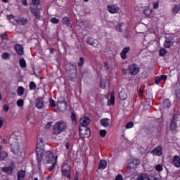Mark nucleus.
Returning <instances> with one entry per match:
<instances>
[{
    "label": "nucleus",
    "mask_w": 180,
    "mask_h": 180,
    "mask_svg": "<svg viewBox=\"0 0 180 180\" xmlns=\"http://www.w3.org/2000/svg\"><path fill=\"white\" fill-rule=\"evenodd\" d=\"M67 127V122H65V121H58L53 126V134H54V136H58V134H61L63 131H65Z\"/></svg>",
    "instance_id": "f257e3e1"
},
{
    "label": "nucleus",
    "mask_w": 180,
    "mask_h": 180,
    "mask_svg": "<svg viewBox=\"0 0 180 180\" xmlns=\"http://www.w3.org/2000/svg\"><path fill=\"white\" fill-rule=\"evenodd\" d=\"M65 70L68 74H69V79L71 81H75L77 78V65L68 63L65 65Z\"/></svg>",
    "instance_id": "f03ea898"
},
{
    "label": "nucleus",
    "mask_w": 180,
    "mask_h": 180,
    "mask_svg": "<svg viewBox=\"0 0 180 180\" xmlns=\"http://www.w3.org/2000/svg\"><path fill=\"white\" fill-rule=\"evenodd\" d=\"M46 164H52L49 168V171H53L56 168V164H57V158L54 157L51 151L46 152Z\"/></svg>",
    "instance_id": "7ed1b4c3"
},
{
    "label": "nucleus",
    "mask_w": 180,
    "mask_h": 180,
    "mask_svg": "<svg viewBox=\"0 0 180 180\" xmlns=\"http://www.w3.org/2000/svg\"><path fill=\"white\" fill-rule=\"evenodd\" d=\"M41 147H43V139L40 138L37 142L36 150L39 167H40V162H41V158H43V148Z\"/></svg>",
    "instance_id": "20e7f679"
},
{
    "label": "nucleus",
    "mask_w": 180,
    "mask_h": 180,
    "mask_svg": "<svg viewBox=\"0 0 180 180\" xmlns=\"http://www.w3.org/2000/svg\"><path fill=\"white\" fill-rule=\"evenodd\" d=\"M9 143L11 146L13 153H18L19 151V146L18 145V136L12 134L9 139Z\"/></svg>",
    "instance_id": "39448f33"
},
{
    "label": "nucleus",
    "mask_w": 180,
    "mask_h": 180,
    "mask_svg": "<svg viewBox=\"0 0 180 180\" xmlns=\"http://www.w3.org/2000/svg\"><path fill=\"white\" fill-rule=\"evenodd\" d=\"M70 171H71V167L68 165V160H65L62 165V174L68 180L71 179V173Z\"/></svg>",
    "instance_id": "423d86ee"
},
{
    "label": "nucleus",
    "mask_w": 180,
    "mask_h": 180,
    "mask_svg": "<svg viewBox=\"0 0 180 180\" xmlns=\"http://www.w3.org/2000/svg\"><path fill=\"white\" fill-rule=\"evenodd\" d=\"M128 71L129 75H137L140 72V67L137 64L134 63L129 66Z\"/></svg>",
    "instance_id": "0eeeda50"
},
{
    "label": "nucleus",
    "mask_w": 180,
    "mask_h": 180,
    "mask_svg": "<svg viewBox=\"0 0 180 180\" xmlns=\"http://www.w3.org/2000/svg\"><path fill=\"white\" fill-rule=\"evenodd\" d=\"M57 107L60 112H65L67 110V102L64 100V98L60 97L58 100Z\"/></svg>",
    "instance_id": "6e6552de"
},
{
    "label": "nucleus",
    "mask_w": 180,
    "mask_h": 180,
    "mask_svg": "<svg viewBox=\"0 0 180 180\" xmlns=\"http://www.w3.org/2000/svg\"><path fill=\"white\" fill-rule=\"evenodd\" d=\"M79 136L82 139H88L91 137V130H89V128L88 127H83V129L79 128Z\"/></svg>",
    "instance_id": "1a4fd4ad"
},
{
    "label": "nucleus",
    "mask_w": 180,
    "mask_h": 180,
    "mask_svg": "<svg viewBox=\"0 0 180 180\" xmlns=\"http://www.w3.org/2000/svg\"><path fill=\"white\" fill-rule=\"evenodd\" d=\"M151 154L153 155H157L158 157H161V155H162V147L158 146L157 148H154L151 151Z\"/></svg>",
    "instance_id": "9d476101"
},
{
    "label": "nucleus",
    "mask_w": 180,
    "mask_h": 180,
    "mask_svg": "<svg viewBox=\"0 0 180 180\" xmlns=\"http://www.w3.org/2000/svg\"><path fill=\"white\" fill-rule=\"evenodd\" d=\"M107 8L110 13H119V11H120V8L116 5H110Z\"/></svg>",
    "instance_id": "9b49d317"
},
{
    "label": "nucleus",
    "mask_w": 180,
    "mask_h": 180,
    "mask_svg": "<svg viewBox=\"0 0 180 180\" xmlns=\"http://www.w3.org/2000/svg\"><path fill=\"white\" fill-rule=\"evenodd\" d=\"M89 123H91V120L88 117H84L80 119V124L82 127H86Z\"/></svg>",
    "instance_id": "f8f14e48"
},
{
    "label": "nucleus",
    "mask_w": 180,
    "mask_h": 180,
    "mask_svg": "<svg viewBox=\"0 0 180 180\" xmlns=\"http://www.w3.org/2000/svg\"><path fill=\"white\" fill-rule=\"evenodd\" d=\"M130 51V47L127 46L123 49L122 51L120 53V56L122 60H126L127 58V53Z\"/></svg>",
    "instance_id": "ddd939ff"
},
{
    "label": "nucleus",
    "mask_w": 180,
    "mask_h": 180,
    "mask_svg": "<svg viewBox=\"0 0 180 180\" xmlns=\"http://www.w3.org/2000/svg\"><path fill=\"white\" fill-rule=\"evenodd\" d=\"M172 164L176 168H180V158L179 155H175L173 157Z\"/></svg>",
    "instance_id": "4468645a"
},
{
    "label": "nucleus",
    "mask_w": 180,
    "mask_h": 180,
    "mask_svg": "<svg viewBox=\"0 0 180 180\" xmlns=\"http://www.w3.org/2000/svg\"><path fill=\"white\" fill-rule=\"evenodd\" d=\"M14 49L18 56H23V46L20 44H15Z\"/></svg>",
    "instance_id": "2eb2a0df"
},
{
    "label": "nucleus",
    "mask_w": 180,
    "mask_h": 180,
    "mask_svg": "<svg viewBox=\"0 0 180 180\" xmlns=\"http://www.w3.org/2000/svg\"><path fill=\"white\" fill-rule=\"evenodd\" d=\"M36 106L39 109H43V107L44 106V101L43 100V98L39 97L37 99Z\"/></svg>",
    "instance_id": "dca6fc26"
},
{
    "label": "nucleus",
    "mask_w": 180,
    "mask_h": 180,
    "mask_svg": "<svg viewBox=\"0 0 180 180\" xmlns=\"http://www.w3.org/2000/svg\"><path fill=\"white\" fill-rule=\"evenodd\" d=\"M31 12L35 16L36 19H40V10L39 8H31Z\"/></svg>",
    "instance_id": "f3484780"
},
{
    "label": "nucleus",
    "mask_w": 180,
    "mask_h": 180,
    "mask_svg": "<svg viewBox=\"0 0 180 180\" xmlns=\"http://www.w3.org/2000/svg\"><path fill=\"white\" fill-rule=\"evenodd\" d=\"M13 169H15V167L8 166L6 167H3L2 171L4 172H6V174H8V175H12V172H13Z\"/></svg>",
    "instance_id": "a211bd4d"
},
{
    "label": "nucleus",
    "mask_w": 180,
    "mask_h": 180,
    "mask_svg": "<svg viewBox=\"0 0 180 180\" xmlns=\"http://www.w3.org/2000/svg\"><path fill=\"white\" fill-rule=\"evenodd\" d=\"M110 120L109 118H104L101 120L100 124L103 126V127H108L110 124Z\"/></svg>",
    "instance_id": "6ab92c4d"
},
{
    "label": "nucleus",
    "mask_w": 180,
    "mask_h": 180,
    "mask_svg": "<svg viewBox=\"0 0 180 180\" xmlns=\"http://www.w3.org/2000/svg\"><path fill=\"white\" fill-rule=\"evenodd\" d=\"M15 22H16L18 25H22V26H25V25L27 23V18H22L20 19H15Z\"/></svg>",
    "instance_id": "aec40b11"
},
{
    "label": "nucleus",
    "mask_w": 180,
    "mask_h": 180,
    "mask_svg": "<svg viewBox=\"0 0 180 180\" xmlns=\"http://www.w3.org/2000/svg\"><path fill=\"white\" fill-rule=\"evenodd\" d=\"M25 175H26V172H25L24 170H20L17 174L18 180L25 179Z\"/></svg>",
    "instance_id": "412c9836"
},
{
    "label": "nucleus",
    "mask_w": 180,
    "mask_h": 180,
    "mask_svg": "<svg viewBox=\"0 0 180 180\" xmlns=\"http://www.w3.org/2000/svg\"><path fill=\"white\" fill-rule=\"evenodd\" d=\"M163 46L165 49H171L174 46V42L169 39H167L165 41Z\"/></svg>",
    "instance_id": "4be33fe9"
},
{
    "label": "nucleus",
    "mask_w": 180,
    "mask_h": 180,
    "mask_svg": "<svg viewBox=\"0 0 180 180\" xmlns=\"http://www.w3.org/2000/svg\"><path fill=\"white\" fill-rule=\"evenodd\" d=\"M119 96L121 101H126V99H127V93H126V91L122 90L120 92Z\"/></svg>",
    "instance_id": "5701e85b"
},
{
    "label": "nucleus",
    "mask_w": 180,
    "mask_h": 180,
    "mask_svg": "<svg viewBox=\"0 0 180 180\" xmlns=\"http://www.w3.org/2000/svg\"><path fill=\"white\" fill-rule=\"evenodd\" d=\"M108 167V163L105 160H101L98 166V169H105Z\"/></svg>",
    "instance_id": "b1692460"
},
{
    "label": "nucleus",
    "mask_w": 180,
    "mask_h": 180,
    "mask_svg": "<svg viewBox=\"0 0 180 180\" xmlns=\"http://www.w3.org/2000/svg\"><path fill=\"white\" fill-rule=\"evenodd\" d=\"M162 106L165 109H169L171 106V102L169 101V99H165L163 101Z\"/></svg>",
    "instance_id": "393cba45"
},
{
    "label": "nucleus",
    "mask_w": 180,
    "mask_h": 180,
    "mask_svg": "<svg viewBox=\"0 0 180 180\" xmlns=\"http://www.w3.org/2000/svg\"><path fill=\"white\" fill-rule=\"evenodd\" d=\"M179 11H180V5L179 4H176L172 8V14L173 15H176V13H178V12Z\"/></svg>",
    "instance_id": "a878e982"
},
{
    "label": "nucleus",
    "mask_w": 180,
    "mask_h": 180,
    "mask_svg": "<svg viewBox=\"0 0 180 180\" xmlns=\"http://www.w3.org/2000/svg\"><path fill=\"white\" fill-rule=\"evenodd\" d=\"M136 180H150V177H148L146 174H142L138 176Z\"/></svg>",
    "instance_id": "bb28decb"
},
{
    "label": "nucleus",
    "mask_w": 180,
    "mask_h": 180,
    "mask_svg": "<svg viewBox=\"0 0 180 180\" xmlns=\"http://www.w3.org/2000/svg\"><path fill=\"white\" fill-rule=\"evenodd\" d=\"M170 129L172 131H176V129H178V126L176 125V122L174 121H171L170 123Z\"/></svg>",
    "instance_id": "cd10ccee"
},
{
    "label": "nucleus",
    "mask_w": 180,
    "mask_h": 180,
    "mask_svg": "<svg viewBox=\"0 0 180 180\" xmlns=\"http://www.w3.org/2000/svg\"><path fill=\"white\" fill-rule=\"evenodd\" d=\"M8 158V153L3 150L1 153H0V161H4L5 158Z\"/></svg>",
    "instance_id": "c85d7f7f"
},
{
    "label": "nucleus",
    "mask_w": 180,
    "mask_h": 180,
    "mask_svg": "<svg viewBox=\"0 0 180 180\" xmlns=\"http://www.w3.org/2000/svg\"><path fill=\"white\" fill-rule=\"evenodd\" d=\"M17 94L19 96H22L25 94V89L23 86H19L17 90Z\"/></svg>",
    "instance_id": "c756f323"
},
{
    "label": "nucleus",
    "mask_w": 180,
    "mask_h": 180,
    "mask_svg": "<svg viewBox=\"0 0 180 180\" xmlns=\"http://www.w3.org/2000/svg\"><path fill=\"white\" fill-rule=\"evenodd\" d=\"M86 43H87V44H89V46H94V44H95V41H94V38L88 37L86 39Z\"/></svg>",
    "instance_id": "7c9ffc66"
},
{
    "label": "nucleus",
    "mask_w": 180,
    "mask_h": 180,
    "mask_svg": "<svg viewBox=\"0 0 180 180\" xmlns=\"http://www.w3.org/2000/svg\"><path fill=\"white\" fill-rule=\"evenodd\" d=\"M165 54H167V49L162 48L161 49H160L159 51V56L160 57H164V56H165Z\"/></svg>",
    "instance_id": "2f4dec72"
},
{
    "label": "nucleus",
    "mask_w": 180,
    "mask_h": 180,
    "mask_svg": "<svg viewBox=\"0 0 180 180\" xmlns=\"http://www.w3.org/2000/svg\"><path fill=\"white\" fill-rule=\"evenodd\" d=\"M108 105H115V96H111L110 99L108 100Z\"/></svg>",
    "instance_id": "473e14b6"
},
{
    "label": "nucleus",
    "mask_w": 180,
    "mask_h": 180,
    "mask_svg": "<svg viewBox=\"0 0 180 180\" xmlns=\"http://www.w3.org/2000/svg\"><path fill=\"white\" fill-rule=\"evenodd\" d=\"M49 106L51 108H56V106H57L56 101L53 100V98H49Z\"/></svg>",
    "instance_id": "72a5a7b5"
},
{
    "label": "nucleus",
    "mask_w": 180,
    "mask_h": 180,
    "mask_svg": "<svg viewBox=\"0 0 180 180\" xmlns=\"http://www.w3.org/2000/svg\"><path fill=\"white\" fill-rule=\"evenodd\" d=\"M143 13L146 15V16H150V15L152 13V11L150 8H146L143 11Z\"/></svg>",
    "instance_id": "f704fd0d"
},
{
    "label": "nucleus",
    "mask_w": 180,
    "mask_h": 180,
    "mask_svg": "<svg viewBox=\"0 0 180 180\" xmlns=\"http://www.w3.org/2000/svg\"><path fill=\"white\" fill-rule=\"evenodd\" d=\"M131 162L135 167H137V165H140V160L139 159H134Z\"/></svg>",
    "instance_id": "c9c22d12"
},
{
    "label": "nucleus",
    "mask_w": 180,
    "mask_h": 180,
    "mask_svg": "<svg viewBox=\"0 0 180 180\" xmlns=\"http://www.w3.org/2000/svg\"><path fill=\"white\" fill-rule=\"evenodd\" d=\"M20 65L22 68H25L26 67V61L25 60V59H21L20 60Z\"/></svg>",
    "instance_id": "e433bc0d"
},
{
    "label": "nucleus",
    "mask_w": 180,
    "mask_h": 180,
    "mask_svg": "<svg viewBox=\"0 0 180 180\" xmlns=\"http://www.w3.org/2000/svg\"><path fill=\"white\" fill-rule=\"evenodd\" d=\"M64 25H70V18L68 17H64L63 18Z\"/></svg>",
    "instance_id": "4c0bfd02"
},
{
    "label": "nucleus",
    "mask_w": 180,
    "mask_h": 180,
    "mask_svg": "<svg viewBox=\"0 0 180 180\" xmlns=\"http://www.w3.org/2000/svg\"><path fill=\"white\" fill-rule=\"evenodd\" d=\"M179 115L175 114L172 119V122H175L176 123V122H178V120L179 119Z\"/></svg>",
    "instance_id": "58836bf2"
},
{
    "label": "nucleus",
    "mask_w": 180,
    "mask_h": 180,
    "mask_svg": "<svg viewBox=\"0 0 180 180\" xmlns=\"http://www.w3.org/2000/svg\"><path fill=\"white\" fill-rule=\"evenodd\" d=\"M23 103H25V102L23 101V100L22 99H19L18 101H17V105L19 108H22V106H23Z\"/></svg>",
    "instance_id": "ea45409f"
},
{
    "label": "nucleus",
    "mask_w": 180,
    "mask_h": 180,
    "mask_svg": "<svg viewBox=\"0 0 180 180\" xmlns=\"http://www.w3.org/2000/svg\"><path fill=\"white\" fill-rule=\"evenodd\" d=\"M71 118L73 123H77V116H75V114L74 112H72Z\"/></svg>",
    "instance_id": "a19ab883"
},
{
    "label": "nucleus",
    "mask_w": 180,
    "mask_h": 180,
    "mask_svg": "<svg viewBox=\"0 0 180 180\" xmlns=\"http://www.w3.org/2000/svg\"><path fill=\"white\" fill-rule=\"evenodd\" d=\"M1 58L4 59V60H8V58H9V54L8 53H4L2 55H1Z\"/></svg>",
    "instance_id": "79ce46f5"
},
{
    "label": "nucleus",
    "mask_w": 180,
    "mask_h": 180,
    "mask_svg": "<svg viewBox=\"0 0 180 180\" xmlns=\"http://www.w3.org/2000/svg\"><path fill=\"white\" fill-rule=\"evenodd\" d=\"M99 134H100L101 137H103V138L105 137V136H106V130H105V129L101 130L99 132Z\"/></svg>",
    "instance_id": "37998d69"
},
{
    "label": "nucleus",
    "mask_w": 180,
    "mask_h": 180,
    "mask_svg": "<svg viewBox=\"0 0 180 180\" xmlns=\"http://www.w3.org/2000/svg\"><path fill=\"white\" fill-rule=\"evenodd\" d=\"M36 88V83L34 82H31L30 83V89H34Z\"/></svg>",
    "instance_id": "c03bdc74"
},
{
    "label": "nucleus",
    "mask_w": 180,
    "mask_h": 180,
    "mask_svg": "<svg viewBox=\"0 0 180 180\" xmlns=\"http://www.w3.org/2000/svg\"><path fill=\"white\" fill-rule=\"evenodd\" d=\"M51 23H54L55 25H57V23H58V22H60V20L56 18H52L51 19Z\"/></svg>",
    "instance_id": "a18cd8bd"
},
{
    "label": "nucleus",
    "mask_w": 180,
    "mask_h": 180,
    "mask_svg": "<svg viewBox=\"0 0 180 180\" xmlns=\"http://www.w3.org/2000/svg\"><path fill=\"white\" fill-rule=\"evenodd\" d=\"M79 63H78L79 67H82V65H84V63L85 62V60L84 59V58H79Z\"/></svg>",
    "instance_id": "49530a36"
},
{
    "label": "nucleus",
    "mask_w": 180,
    "mask_h": 180,
    "mask_svg": "<svg viewBox=\"0 0 180 180\" xmlns=\"http://www.w3.org/2000/svg\"><path fill=\"white\" fill-rule=\"evenodd\" d=\"M133 126H134V124L132 122H130L127 124L126 129H131V127H133Z\"/></svg>",
    "instance_id": "de8ad7c7"
},
{
    "label": "nucleus",
    "mask_w": 180,
    "mask_h": 180,
    "mask_svg": "<svg viewBox=\"0 0 180 180\" xmlns=\"http://www.w3.org/2000/svg\"><path fill=\"white\" fill-rule=\"evenodd\" d=\"M156 171H158V172H161L162 171V165H158L155 167Z\"/></svg>",
    "instance_id": "09e8293b"
},
{
    "label": "nucleus",
    "mask_w": 180,
    "mask_h": 180,
    "mask_svg": "<svg viewBox=\"0 0 180 180\" xmlns=\"http://www.w3.org/2000/svg\"><path fill=\"white\" fill-rule=\"evenodd\" d=\"M0 37L3 40H8V34H0Z\"/></svg>",
    "instance_id": "8fccbe9b"
},
{
    "label": "nucleus",
    "mask_w": 180,
    "mask_h": 180,
    "mask_svg": "<svg viewBox=\"0 0 180 180\" xmlns=\"http://www.w3.org/2000/svg\"><path fill=\"white\" fill-rule=\"evenodd\" d=\"M127 168H128V169H134V168H136V167L134 165H133L132 162H131L130 163L128 164Z\"/></svg>",
    "instance_id": "3c124183"
},
{
    "label": "nucleus",
    "mask_w": 180,
    "mask_h": 180,
    "mask_svg": "<svg viewBox=\"0 0 180 180\" xmlns=\"http://www.w3.org/2000/svg\"><path fill=\"white\" fill-rule=\"evenodd\" d=\"M180 91V82L176 84L175 92Z\"/></svg>",
    "instance_id": "603ef678"
},
{
    "label": "nucleus",
    "mask_w": 180,
    "mask_h": 180,
    "mask_svg": "<svg viewBox=\"0 0 180 180\" xmlns=\"http://www.w3.org/2000/svg\"><path fill=\"white\" fill-rule=\"evenodd\" d=\"M122 25L123 24H118L117 26H116V30L117 32H122Z\"/></svg>",
    "instance_id": "864d4df0"
},
{
    "label": "nucleus",
    "mask_w": 180,
    "mask_h": 180,
    "mask_svg": "<svg viewBox=\"0 0 180 180\" xmlns=\"http://www.w3.org/2000/svg\"><path fill=\"white\" fill-rule=\"evenodd\" d=\"M33 5H40V0H32Z\"/></svg>",
    "instance_id": "5fc2aeb1"
},
{
    "label": "nucleus",
    "mask_w": 180,
    "mask_h": 180,
    "mask_svg": "<svg viewBox=\"0 0 180 180\" xmlns=\"http://www.w3.org/2000/svg\"><path fill=\"white\" fill-rule=\"evenodd\" d=\"M160 4L158 2H153V9H158Z\"/></svg>",
    "instance_id": "6e6d98bb"
},
{
    "label": "nucleus",
    "mask_w": 180,
    "mask_h": 180,
    "mask_svg": "<svg viewBox=\"0 0 180 180\" xmlns=\"http://www.w3.org/2000/svg\"><path fill=\"white\" fill-rule=\"evenodd\" d=\"M160 82H161V78L160 77H157L155 79V84H156L157 85H158L160 84Z\"/></svg>",
    "instance_id": "4d7b16f0"
},
{
    "label": "nucleus",
    "mask_w": 180,
    "mask_h": 180,
    "mask_svg": "<svg viewBox=\"0 0 180 180\" xmlns=\"http://www.w3.org/2000/svg\"><path fill=\"white\" fill-rule=\"evenodd\" d=\"M101 87L103 88V89H105V88H106V84H105V82L103 81L101 82Z\"/></svg>",
    "instance_id": "13d9d810"
},
{
    "label": "nucleus",
    "mask_w": 180,
    "mask_h": 180,
    "mask_svg": "<svg viewBox=\"0 0 180 180\" xmlns=\"http://www.w3.org/2000/svg\"><path fill=\"white\" fill-rule=\"evenodd\" d=\"M21 2L24 6H29V4H27V0H21Z\"/></svg>",
    "instance_id": "bf43d9fd"
},
{
    "label": "nucleus",
    "mask_w": 180,
    "mask_h": 180,
    "mask_svg": "<svg viewBox=\"0 0 180 180\" xmlns=\"http://www.w3.org/2000/svg\"><path fill=\"white\" fill-rule=\"evenodd\" d=\"M122 74L127 75V74H129V69H122Z\"/></svg>",
    "instance_id": "052dcab7"
},
{
    "label": "nucleus",
    "mask_w": 180,
    "mask_h": 180,
    "mask_svg": "<svg viewBox=\"0 0 180 180\" xmlns=\"http://www.w3.org/2000/svg\"><path fill=\"white\" fill-rule=\"evenodd\" d=\"M115 180H123V176H122V174H118L116 176Z\"/></svg>",
    "instance_id": "680f3d73"
},
{
    "label": "nucleus",
    "mask_w": 180,
    "mask_h": 180,
    "mask_svg": "<svg viewBox=\"0 0 180 180\" xmlns=\"http://www.w3.org/2000/svg\"><path fill=\"white\" fill-rule=\"evenodd\" d=\"M53 124L52 122H47V124H46V129H50V127H51V125Z\"/></svg>",
    "instance_id": "e2e57ef3"
},
{
    "label": "nucleus",
    "mask_w": 180,
    "mask_h": 180,
    "mask_svg": "<svg viewBox=\"0 0 180 180\" xmlns=\"http://www.w3.org/2000/svg\"><path fill=\"white\" fill-rule=\"evenodd\" d=\"M160 80L162 79V80H163V81H165V80H167V75H162L161 76V77H160Z\"/></svg>",
    "instance_id": "0e129e2a"
},
{
    "label": "nucleus",
    "mask_w": 180,
    "mask_h": 180,
    "mask_svg": "<svg viewBox=\"0 0 180 180\" xmlns=\"http://www.w3.org/2000/svg\"><path fill=\"white\" fill-rule=\"evenodd\" d=\"M176 98L180 99V91H175Z\"/></svg>",
    "instance_id": "69168bd1"
},
{
    "label": "nucleus",
    "mask_w": 180,
    "mask_h": 180,
    "mask_svg": "<svg viewBox=\"0 0 180 180\" xmlns=\"http://www.w3.org/2000/svg\"><path fill=\"white\" fill-rule=\"evenodd\" d=\"M4 112H8V110H9V106H8V105H4Z\"/></svg>",
    "instance_id": "338daca9"
},
{
    "label": "nucleus",
    "mask_w": 180,
    "mask_h": 180,
    "mask_svg": "<svg viewBox=\"0 0 180 180\" xmlns=\"http://www.w3.org/2000/svg\"><path fill=\"white\" fill-rule=\"evenodd\" d=\"M105 70H109V64H108L106 62L103 63Z\"/></svg>",
    "instance_id": "774afa93"
}]
</instances>
